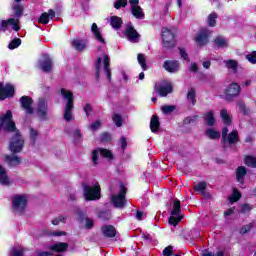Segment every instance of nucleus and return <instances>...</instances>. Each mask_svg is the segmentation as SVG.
Instances as JSON below:
<instances>
[{
	"label": "nucleus",
	"mask_w": 256,
	"mask_h": 256,
	"mask_svg": "<svg viewBox=\"0 0 256 256\" xmlns=\"http://www.w3.org/2000/svg\"><path fill=\"white\" fill-rule=\"evenodd\" d=\"M38 67L44 73H51L53 71V60L47 54H44L38 62Z\"/></svg>",
	"instance_id": "obj_14"
},
{
	"label": "nucleus",
	"mask_w": 256,
	"mask_h": 256,
	"mask_svg": "<svg viewBox=\"0 0 256 256\" xmlns=\"http://www.w3.org/2000/svg\"><path fill=\"white\" fill-rule=\"evenodd\" d=\"M110 25L112 29L116 31L121 29V25H123V20L119 16H112L110 17Z\"/></svg>",
	"instance_id": "obj_29"
},
{
	"label": "nucleus",
	"mask_w": 256,
	"mask_h": 256,
	"mask_svg": "<svg viewBox=\"0 0 256 256\" xmlns=\"http://www.w3.org/2000/svg\"><path fill=\"white\" fill-rule=\"evenodd\" d=\"M246 59H247V61H249V63H252V65H255V63H256V51L246 55Z\"/></svg>",
	"instance_id": "obj_52"
},
{
	"label": "nucleus",
	"mask_w": 256,
	"mask_h": 256,
	"mask_svg": "<svg viewBox=\"0 0 256 256\" xmlns=\"http://www.w3.org/2000/svg\"><path fill=\"white\" fill-rule=\"evenodd\" d=\"M181 211V202L179 200L174 201L172 216L169 218V224L177 227L179 221L183 219V216H179Z\"/></svg>",
	"instance_id": "obj_11"
},
{
	"label": "nucleus",
	"mask_w": 256,
	"mask_h": 256,
	"mask_svg": "<svg viewBox=\"0 0 256 256\" xmlns=\"http://www.w3.org/2000/svg\"><path fill=\"white\" fill-rule=\"evenodd\" d=\"M239 199H241V193L234 189L232 195L229 197V201L230 203H236Z\"/></svg>",
	"instance_id": "obj_44"
},
{
	"label": "nucleus",
	"mask_w": 256,
	"mask_h": 256,
	"mask_svg": "<svg viewBox=\"0 0 256 256\" xmlns=\"http://www.w3.org/2000/svg\"><path fill=\"white\" fill-rule=\"evenodd\" d=\"M82 222L83 223H85V227L87 228V229H93V227H94V225H95V222H93V219H91V218H84L83 220H82Z\"/></svg>",
	"instance_id": "obj_47"
},
{
	"label": "nucleus",
	"mask_w": 256,
	"mask_h": 256,
	"mask_svg": "<svg viewBox=\"0 0 256 256\" xmlns=\"http://www.w3.org/2000/svg\"><path fill=\"white\" fill-rule=\"evenodd\" d=\"M102 233L105 237H115L117 231L115 230V227L107 225L102 227Z\"/></svg>",
	"instance_id": "obj_30"
},
{
	"label": "nucleus",
	"mask_w": 256,
	"mask_h": 256,
	"mask_svg": "<svg viewBox=\"0 0 256 256\" xmlns=\"http://www.w3.org/2000/svg\"><path fill=\"white\" fill-rule=\"evenodd\" d=\"M91 31L98 43H101L102 47H105V38H103V35L101 34V31L99 30V27H97L96 23L92 24Z\"/></svg>",
	"instance_id": "obj_23"
},
{
	"label": "nucleus",
	"mask_w": 256,
	"mask_h": 256,
	"mask_svg": "<svg viewBox=\"0 0 256 256\" xmlns=\"http://www.w3.org/2000/svg\"><path fill=\"white\" fill-rule=\"evenodd\" d=\"M211 35V31L207 28H203L200 30V32L196 35L195 41L197 45H207L209 42V36Z\"/></svg>",
	"instance_id": "obj_19"
},
{
	"label": "nucleus",
	"mask_w": 256,
	"mask_h": 256,
	"mask_svg": "<svg viewBox=\"0 0 256 256\" xmlns=\"http://www.w3.org/2000/svg\"><path fill=\"white\" fill-rule=\"evenodd\" d=\"M205 121L209 126L215 125V114H213L211 111L207 112L205 114Z\"/></svg>",
	"instance_id": "obj_38"
},
{
	"label": "nucleus",
	"mask_w": 256,
	"mask_h": 256,
	"mask_svg": "<svg viewBox=\"0 0 256 256\" xmlns=\"http://www.w3.org/2000/svg\"><path fill=\"white\" fill-rule=\"evenodd\" d=\"M207 189V183H205V182H200V183H198V184H196L195 186H194V191L196 192V193H201V194H203V193H205V190Z\"/></svg>",
	"instance_id": "obj_41"
},
{
	"label": "nucleus",
	"mask_w": 256,
	"mask_h": 256,
	"mask_svg": "<svg viewBox=\"0 0 256 256\" xmlns=\"http://www.w3.org/2000/svg\"><path fill=\"white\" fill-rule=\"evenodd\" d=\"M15 3L12 6V10L14 11V18H9L8 20H0V33L7 31L9 29V25L13 29V31H19L21 27L19 26V20L23 16V5H21V0H14Z\"/></svg>",
	"instance_id": "obj_1"
},
{
	"label": "nucleus",
	"mask_w": 256,
	"mask_h": 256,
	"mask_svg": "<svg viewBox=\"0 0 256 256\" xmlns=\"http://www.w3.org/2000/svg\"><path fill=\"white\" fill-rule=\"evenodd\" d=\"M15 95V87L11 84L0 83V99L3 101L8 97Z\"/></svg>",
	"instance_id": "obj_17"
},
{
	"label": "nucleus",
	"mask_w": 256,
	"mask_h": 256,
	"mask_svg": "<svg viewBox=\"0 0 256 256\" xmlns=\"http://www.w3.org/2000/svg\"><path fill=\"white\" fill-rule=\"evenodd\" d=\"M99 155L105 159H113V153L111 150L98 148L92 151V162L94 165H99Z\"/></svg>",
	"instance_id": "obj_12"
},
{
	"label": "nucleus",
	"mask_w": 256,
	"mask_h": 256,
	"mask_svg": "<svg viewBox=\"0 0 256 256\" xmlns=\"http://www.w3.org/2000/svg\"><path fill=\"white\" fill-rule=\"evenodd\" d=\"M74 139H75V141H79V139H81V130L76 129L74 131Z\"/></svg>",
	"instance_id": "obj_63"
},
{
	"label": "nucleus",
	"mask_w": 256,
	"mask_h": 256,
	"mask_svg": "<svg viewBox=\"0 0 256 256\" xmlns=\"http://www.w3.org/2000/svg\"><path fill=\"white\" fill-rule=\"evenodd\" d=\"M162 41L163 46L166 47V49H171V47H175V34H173V31L168 28H163Z\"/></svg>",
	"instance_id": "obj_10"
},
{
	"label": "nucleus",
	"mask_w": 256,
	"mask_h": 256,
	"mask_svg": "<svg viewBox=\"0 0 256 256\" xmlns=\"http://www.w3.org/2000/svg\"><path fill=\"white\" fill-rule=\"evenodd\" d=\"M102 65L104 67V73L106 74L108 81H111V68H109V65H110L109 55L105 53H103L98 57L95 64L97 77H99V72L101 71Z\"/></svg>",
	"instance_id": "obj_5"
},
{
	"label": "nucleus",
	"mask_w": 256,
	"mask_h": 256,
	"mask_svg": "<svg viewBox=\"0 0 256 256\" xmlns=\"http://www.w3.org/2000/svg\"><path fill=\"white\" fill-rule=\"evenodd\" d=\"M101 125H102L101 120H96L94 123L89 125V129L90 131H97V129H99Z\"/></svg>",
	"instance_id": "obj_51"
},
{
	"label": "nucleus",
	"mask_w": 256,
	"mask_h": 256,
	"mask_svg": "<svg viewBox=\"0 0 256 256\" xmlns=\"http://www.w3.org/2000/svg\"><path fill=\"white\" fill-rule=\"evenodd\" d=\"M37 137H39V132L34 128H30V140L32 141V143H35V141H37Z\"/></svg>",
	"instance_id": "obj_48"
},
{
	"label": "nucleus",
	"mask_w": 256,
	"mask_h": 256,
	"mask_svg": "<svg viewBox=\"0 0 256 256\" xmlns=\"http://www.w3.org/2000/svg\"><path fill=\"white\" fill-rule=\"evenodd\" d=\"M136 219L138 220V221H143V219H145V214L143 213V212H141V211H137L136 212Z\"/></svg>",
	"instance_id": "obj_61"
},
{
	"label": "nucleus",
	"mask_w": 256,
	"mask_h": 256,
	"mask_svg": "<svg viewBox=\"0 0 256 256\" xmlns=\"http://www.w3.org/2000/svg\"><path fill=\"white\" fill-rule=\"evenodd\" d=\"M195 97H197L195 88H190L187 93V101L188 103H190L192 107L195 106V103H197V100L195 99Z\"/></svg>",
	"instance_id": "obj_31"
},
{
	"label": "nucleus",
	"mask_w": 256,
	"mask_h": 256,
	"mask_svg": "<svg viewBox=\"0 0 256 256\" xmlns=\"http://www.w3.org/2000/svg\"><path fill=\"white\" fill-rule=\"evenodd\" d=\"M12 208L17 215H23L27 209V196L16 195L12 199Z\"/></svg>",
	"instance_id": "obj_6"
},
{
	"label": "nucleus",
	"mask_w": 256,
	"mask_h": 256,
	"mask_svg": "<svg viewBox=\"0 0 256 256\" xmlns=\"http://www.w3.org/2000/svg\"><path fill=\"white\" fill-rule=\"evenodd\" d=\"M127 0H116L114 7L115 9H121V7H126Z\"/></svg>",
	"instance_id": "obj_53"
},
{
	"label": "nucleus",
	"mask_w": 256,
	"mask_h": 256,
	"mask_svg": "<svg viewBox=\"0 0 256 256\" xmlns=\"http://www.w3.org/2000/svg\"><path fill=\"white\" fill-rule=\"evenodd\" d=\"M220 117L224 123V125H231V115H229V112H227L226 109L221 110Z\"/></svg>",
	"instance_id": "obj_33"
},
{
	"label": "nucleus",
	"mask_w": 256,
	"mask_h": 256,
	"mask_svg": "<svg viewBox=\"0 0 256 256\" xmlns=\"http://www.w3.org/2000/svg\"><path fill=\"white\" fill-rule=\"evenodd\" d=\"M84 197L86 201H95L101 199V187L96 182L94 185H83Z\"/></svg>",
	"instance_id": "obj_4"
},
{
	"label": "nucleus",
	"mask_w": 256,
	"mask_h": 256,
	"mask_svg": "<svg viewBox=\"0 0 256 256\" xmlns=\"http://www.w3.org/2000/svg\"><path fill=\"white\" fill-rule=\"evenodd\" d=\"M36 111H37L38 117L42 121H45V119H47V113L49 111V107L47 105V100L45 98H40L38 100Z\"/></svg>",
	"instance_id": "obj_16"
},
{
	"label": "nucleus",
	"mask_w": 256,
	"mask_h": 256,
	"mask_svg": "<svg viewBox=\"0 0 256 256\" xmlns=\"http://www.w3.org/2000/svg\"><path fill=\"white\" fill-rule=\"evenodd\" d=\"M216 47H227L228 42L227 39L223 38V36H218L214 41Z\"/></svg>",
	"instance_id": "obj_39"
},
{
	"label": "nucleus",
	"mask_w": 256,
	"mask_h": 256,
	"mask_svg": "<svg viewBox=\"0 0 256 256\" xmlns=\"http://www.w3.org/2000/svg\"><path fill=\"white\" fill-rule=\"evenodd\" d=\"M229 129L227 127H224L222 129V140L224 145L229 143V145H233L239 141V132L237 130L232 131L229 133Z\"/></svg>",
	"instance_id": "obj_9"
},
{
	"label": "nucleus",
	"mask_w": 256,
	"mask_h": 256,
	"mask_svg": "<svg viewBox=\"0 0 256 256\" xmlns=\"http://www.w3.org/2000/svg\"><path fill=\"white\" fill-rule=\"evenodd\" d=\"M51 253L47 252V251H41V250H37L35 252V256H50Z\"/></svg>",
	"instance_id": "obj_62"
},
{
	"label": "nucleus",
	"mask_w": 256,
	"mask_h": 256,
	"mask_svg": "<svg viewBox=\"0 0 256 256\" xmlns=\"http://www.w3.org/2000/svg\"><path fill=\"white\" fill-rule=\"evenodd\" d=\"M173 255V246H168L163 250V256Z\"/></svg>",
	"instance_id": "obj_55"
},
{
	"label": "nucleus",
	"mask_w": 256,
	"mask_h": 256,
	"mask_svg": "<svg viewBox=\"0 0 256 256\" xmlns=\"http://www.w3.org/2000/svg\"><path fill=\"white\" fill-rule=\"evenodd\" d=\"M15 122H13V114L10 110L0 117V131H14Z\"/></svg>",
	"instance_id": "obj_7"
},
{
	"label": "nucleus",
	"mask_w": 256,
	"mask_h": 256,
	"mask_svg": "<svg viewBox=\"0 0 256 256\" xmlns=\"http://www.w3.org/2000/svg\"><path fill=\"white\" fill-rule=\"evenodd\" d=\"M251 229H253V224H247L241 228L240 233L245 235V233H249Z\"/></svg>",
	"instance_id": "obj_54"
},
{
	"label": "nucleus",
	"mask_w": 256,
	"mask_h": 256,
	"mask_svg": "<svg viewBox=\"0 0 256 256\" xmlns=\"http://www.w3.org/2000/svg\"><path fill=\"white\" fill-rule=\"evenodd\" d=\"M241 91V87L237 83L230 84L225 90V97L227 101H231V99L237 97Z\"/></svg>",
	"instance_id": "obj_18"
},
{
	"label": "nucleus",
	"mask_w": 256,
	"mask_h": 256,
	"mask_svg": "<svg viewBox=\"0 0 256 256\" xmlns=\"http://www.w3.org/2000/svg\"><path fill=\"white\" fill-rule=\"evenodd\" d=\"M21 45V39L15 38L8 45V49H17Z\"/></svg>",
	"instance_id": "obj_46"
},
{
	"label": "nucleus",
	"mask_w": 256,
	"mask_h": 256,
	"mask_svg": "<svg viewBox=\"0 0 256 256\" xmlns=\"http://www.w3.org/2000/svg\"><path fill=\"white\" fill-rule=\"evenodd\" d=\"M113 122L115 123L116 127H121L123 125V118L119 114H114L113 117Z\"/></svg>",
	"instance_id": "obj_45"
},
{
	"label": "nucleus",
	"mask_w": 256,
	"mask_h": 256,
	"mask_svg": "<svg viewBox=\"0 0 256 256\" xmlns=\"http://www.w3.org/2000/svg\"><path fill=\"white\" fill-rule=\"evenodd\" d=\"M25 253V248H12L10 251V256H23Z\"/></svg>",
	"instance_id": "obj_43"
},
{
	"label": "nucleus",
	"mask_w": 256,
	"mask_h": 256,
	"mask_svg": "<svg viewBox=\"0 0 256 256\" xmlns=\"http://www.w3.org/2000/svg\"><path fill=\"white\" fill-rule=\"evenodd\" d=\"M137 61L141 68L143 69V71H147V59L145 58V55L139 53L137 56Z\"/></svg>",
	"instance_id": "obj_36"
},
{
	"label": "nucleus",
	"mask_w": 256,
	"mask_h": 256,
	"mask_svg": "<svg viewBox=\"0 0 256 256\" xmlns=\"http://www.w3.org/2000/svg\"><path fill=\"white\" fill-rule=\"evenodd\" d=\"M163 69L168 73H177L181 69V65L177 60H166L163 63Z\"/></svg>",
	"instance_id": "obj_20"
},
{
	"label": "nucleus",
	"mask_w": 256,
	"mask_h": 256,
	"mask_svg": "<svg viewBox=\"0 0 256 256\" xmlns=\"http://www.w3.org/2000/svg\"><path fill=\"white\" fill-rule=\"evenodd\" d=\"M224 64L227 69H232L234 73H237V67H239V62H237L236 60H225Z\"/></svg>",
	"instance_id": "obj_35"
},
{
	"label": "nucleus",
	"mask_w": 256,
	"mask_h": 256,
	"mask_svg": "<svg viewBox=\"0 0 256 256\" xmlns=\"http://www.w3.org/2000/svg\"><path fill=\"white\" fill-rule=\"evenodd\" d=\"M175 110V106L174 105H165L162 106V112L167 115L169 113H173V111Z\"/></svg>",
	"instance_id": "obj_49"
},
{
	"label": "nucleus",
	"mask_w": 256,
	"mask_h": 256,
	"mask_svg": "<svg viewBox=\"0 0 256 256\" xmlns=\"http://www.w3.org/2000/svg\"><path fill=\"white\" fill-rule=\"evenodd\" d=\"M48 235L50 237H63V236L65 237V235H67V232L56 230L48 233Z\"/></svg>",
	"instance_id": "obj_50"
},
{
	"label": "nucleus",
	"mask_w": 256,
	"mask_h": 256,
	"mask_svg": "<svg viewBox=\"0 0 256 256\" xmlns=\"http://www.w3.org/2000/svg\"><path fill=\"white\" fill-rule=\"evenodd\" d=\"M179 53L182 59H184V61H189V56L187 55V52L185 51V49L179 48Z\"/></svg>",
	"instance_id": "obj_58"
},
{
	"label": "nucleus",
	"mask_w": 256,
	"mask_h": 256,
	"mask_svg": "<svg viewBox=\"0 0 256 256\" xmlns=\"http://www.w3.org/2000/svg\"><path fill=\"white\" fill-rule=\"evenodd\" d=\"M14 127H15V123H14ZM8 132L14 133V136L10 139V143H9L10 151L12 153H21L25 145V140L23 139V136H21V133H19V130H17L16 128Z\"/></svg>",
	"instance_id": "obj_3"
},
{
	"label": "nucleus",
	"mask_w": 256,
	"mask_h": 256,
	"mask_svg": "<svg viewBox=\"0 0 256 256\" xmlns=\"http://www.w3.org/2000/svg\"><path fill=\"white\" fill-rule=\"evenodd\" d=\"M84 111L86 113V115H91L92 111H93V108L91 107V104H86L84 106Z\"/></svg>",
	"instance_id": "obj_60"
},
{
	"label": "nucleus",
	"mask_w": 256,
	"mask_h": 256,
	"mask_svg": "<svg viewBox=\"0 0 256 256\" xmlns=\"http://www.w3.org/2000/svg\"><path fill=\"white\" fill-rule=\"evenodd\" d=\"M247 175V169L244 166H240L236 170V179L238 183H243L245 181V176Z\"/></svg>",
	"instance_id": "obj_27"
},
{
	"label": "nucleus",
	"mask_w": 256,
	"mask_h": 256,
	"mask_svg": "<svg viewBox=\"0 0 256 256\" xmlns=\"http://www.w3.org/2000/svg\"><path fill=\"white\" fill-rule=\"evenodd\" d=\"M71 45L74 49H76V51H83L85 47H87V41L75 39L72 41Z\"/></svg>",
	"instance_id": "obj_28"
},
{
	"label": "nucleus",
	"mask_w": 256,
	"mask_h": 256,
	"mask_svg": "<svg viewBox=\"0 0 256 256\" xmlns=\"http://www.w3.org/2000/svg\"><path fill=\"white\" fill-rule=\"evenodd\" d=\"M206 135L207 137H209V139H219V137H221V134L218 131H215V129L209 128L206 131Z\"/></svg>",
	"instance_id": "obj_40"
},
{
	"label": "nucleus",
	"mask_w": 256,
	"mask_h": 256,
	"mask_svg": "<svg viewBox=\"0 0 256 256\" xmlns=\"http://www.w3.org/2000/svg\"><path fill=\"white\" fill-rule=\"evenodd\" d=\"M244 163H245V165H247L248 167H253V168H255V167H256V157L247 156V157L244 159Z\"/></svg>",
	"instance_id": "obj_42"
},
{
	"label": "nucleus",
	"mask_w": 256,
	"mask_h": 256,
	"mask_svg": "<svg viewBox=\"0 0 256 256\" xmlns=\"http://www.w3.org/2000/svg\"><path fill=\"white\" fill-rule=\"evenodd\" d=\"M195 121H197V116L187 117L184 119V125L195 123Z\"/></svg>",
	"instance_id": "obj_57"
},
{
	"label": "nucleus",
	"mask_w": 256,
	"mask_h": 256,
	"mask_svg": "<svg viewBox=\"0 0 256 256\" xmlns=\"http://www.w3.org/2000/svg\"><path fill=\"white\" fill-rule=\"evenodd\" d=\"M60 94L62 95L64 101H66V105L64 107V119L65 121H73V92L62 88L60 90Z\"/></svg>",
	"instance_id": "obj_2"
},
{
	"label": "nucleus",
	"mask_w": 256,
	"mask_h": 256,
	"mask_svg": "<svg viewBox=\"0 0 256 256\" xmlns=\"http://www.w3.org/2000/svg\"><path fill=\"white\" fill-rule=\"evenodd\" d=\"M20 103L24 111H26L28 115H32L33 108L31 105H33V99H31L29 96H23L20 98Z\"/></svg>",
	"instance_id": "obj_22"
},
{
	"label": "nucleus",
	"mask_w": 256,
	"mask_h": 256,
	"mask_svg": "<svg viewBox=\"0 0 256 256\" xmlns=\"http://www.w3.org/2000/svg\"><path fill=\"white\" fill-rule=\"evenodd\" d=\"M156 93L160 95V97H167L169 93H173V86L168 81H162L155 85Z\"/></svg>",
	"instance_id": "obj_13"
},
{
	"label": "nucleus",
	"mask_w": 256,
	"mask_h": 256,
	"mask_svg": "<svg viewBox=\"0 0 256 256\" xmlns=\"http://www.w3.org/2000/svg\"><path fill=\"white\" fill-rule=\"evenodd\" d=\"M124 35L130 43H139V33L133 27V24H126V30L124 31Z\"/></svg>",
	"instance_id": "obj_15"
},
{
	"label": "nucleus",
	"mask_w": 256,
	"mask_h": 256,
	"mask_svg": "<svg viewBox=\"0 0 256 256\" xmlns=\"http://www.w3.org/2000/svg\"><path fill=\"white\" fill-rule=\"evenodd\" d=\"M125 195H127V188L121 185L119 194L112 195V203L114 207H117L118 209H122V207H125L127 203V200L125 199Z\"/></svg>",
	"instance_id": "obj_8"
},
{
	"label": "nucleus",
	"mask_w": 256,
	"mask_h": 256,
	"mask_svg": "<svg viewBox=\"0 0 256 256\" xmlns=\"http://www.w3.org/2000/svg\"><path fill=\"white\" fill-rule=\"evenodd\" d=\"M65 216H59L58 218L52 220V225H59V223H65Z\"/></svg>",
	"instance_id": "obj_56"
},
{
	"label": "nucleus",
	"mask_w": 256,
	"mask_h": 256,
	"mask_svg": "<svg viewBox=\"0 0 256 256\" xmlns=\"http://www.w3.org/2000/svg\"><path fill=\"white\" fill-rule=\"evenodd\" d=\"M217 13L212 12L208 18H207V23L209 25V27H215V25H217Z\"/></svg>",
	"instance_id": "obj_37"
},
{
	"label": "nucleus",
	"mask_w": 256,
	"mask_h": 256,
	"mask_svg": "<svg viewBox=\"0 0 256 256\" xmlns=\"http://www.w3.org/2000/svg\"><path fill=\"white\" fill-rule=\"evenodd\" d=\"M54 17L55 11L53 9H50L48 13H42L38 21L39 23H42V25H47V23H49V19H54Z\"/></svg>",
	"instance_id": "obj_26"
},
{
	"label": "nucleus",
	"mask_w": 256,
	"mask_h": 256,
	"mask_svg": "<svg viewBox=\"0 0 256 256\" xmlns=\"http://www.w3.org/2000/svg\"><path fill=\"white\" fill-rule=\"evenodd\" d=\"M130 5L132 7V15H134L136 19H145L143 9L139 6V0H130Z\"/></svg>",
	"instance_id": "obj_21"
},
{
	"label": "nucleus",
	"mask_w": 256,
	"mask_h": 256,
	"mask_svg": "<svg viewBox=\"0 0 256 256\" xmlns=\"http://www.w3.org/2000/svg\"><path fill=\"white\" fill-rule=\"evenodd\" d=\"M0 185L7 187L11 185V178L7 175V170L0 164Z\"/></svg>",
	"instance_id": "obj_25"
},
{
	"label": "nucleus",
	"mask_w": 256,
	"mask_h": 256,
	"mask_svg": "<svg viewBox=\"0 0 256 256\" xmlns=\"http://www.w3.org/2000/svg\"><path fill=\"white\" fill-rule=\"evenodd\" d=\"M3 161L10 165V167H17V165H21V158L17 155H6L4 156Z\"/></svg>",
	"instance_id": "obj_24"
},
{
	"label": "nucleus",
	"mask_w": 256,
	"mask_h": 256,
	"mask_svg": "<svg viewBox=\"0 0 256 256\" xmlns=\"http://www.w3.org/2000/svg\"><path fill=\"white\" fill-rule=\"evenodd\" d=\"M69 245L67 243L58 242L51 246L52 251H58V253H61L63 251H67Z\"/></svg>",
	"instance_id": "obj_32"
},
{
	"label": "nucleus",
	"mask_w": 256,
	"mask_h": 256,
	"mask_svg": "<svg viewBox=\"0 0 256 256\" xmlns=\"http://www.w3.org/2000/svg\"><path fill=\"white\" fill-rule=\"evenodd\" d=\"M203 256H225V253L223 251H219L216 255H213L211 252H207L203 254Z\"/></svg>",
	"instance_id": "obj_64"
},
{
	"label": "nucleus",
	"mask_w": 256,
	"mask_h": 256,
	"mask_svg": "<svg viewBox=\"0 0 256 256\" xmlns=\"http://www.w3.org/2000/svg\"><path fill=\"white\" fill-rule=\"evenodd\" d=\"M119 145L121 149H126L127 148V139L125 137H121L119 141Z\"/></svg>",
	"instance_id": "obj_59"
},
{
	"label": "nucleus",
	"mask_w": 256,
	"mask_h": 256,
	"mask_svg": "<svg viewBox=\"0 0 256 256\" xmlns=\"http://www.w3.org/2000/svg\"><path fill=\"white\" fill-rule=\"evenodd\" d=\"M159 117H157L156 115H154L152 118H151V121H150V129L152 131V133H156V131H158L159 129Z\"/></svg>",
	"instance_id": "obj_34"
}]
</instances>
